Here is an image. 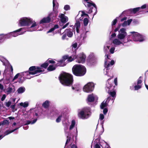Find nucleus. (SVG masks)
<instances>
[{"mask_svg":"<svg viewBox=\"0 0 148 148\" xmlns=\"http://www.w3.org/2000/svg\"><path fill=\"white\" fill-rule=\"evenodd\" d=\"M59 79L62 84L66 86L72 85L73 81V75L67 73H64L60 74L59 77Z\"/></svg>","mask_w":148,"mask_h":148,"instance_id":"f257e3e1","label":"nucleus"},{"mask_svg":"<svg viewBox=\"0 0 148 148\" xmlns=\"http://www.w3.org/2000/svg\"><path fill=\"white\" fill-rule=\"evenodd\" d=\"M72 71L75 76L82 77L84 75L86 72L85 67L81 64H75L73 67Z\"/></svg>","mask_w":148,"mask_h":148,"instance_id":"f03ea898","label":"nucleus"},{"mask_svg":"<svg viewBox=\"0 0 148 148\" xmlns=\"http://www.w3.org/2000/svg\"><path fill=\"white\" fill-rule=\"evenodd\" d=\"M21 26H29L32 24L30 28L34 27L37 25L36 22L33 21L32 19L27 17H23L19 21Z\"/></svg>","mask_w":148,"mask_h":148,"instance_id":"7ed1b4c3","label":"nucleus"},{"mask_svg":"<svg viewBox=\"0 0 148 148\" xmlns=\"http://www.w3.org/2000/svg\"><path fill=\"white\" fill-rule=\"evenodd\" d=\"M91 113L90 109L89 107H84L78 112V116L80 118L84 119L86 118L87 116H88Z\"/></svg>","mask_w":148,"mask_h":148,"instance_id":"20e7f679","label":"nucleus"},{"mask_svg":"<svg viewBox=\"0 0 148 148\" xmlns=\"http://www.w3.org/2000/svg\"><path fill=\"white\" fill-rule=\"evenodd\" d=\"M57 15L56 12H53L50 13L47 17L43 18L40 21V24H44L45 23H50L51 21V17L52 19H54L56 18Z\"/></svg>","mask_w":148,"mask_h":148,"instance_id":"39448f33","label":"nucleus"},{"mask_svg":"<svg viewBox=\"0 0 148 148\" xmlns=\"http://www.w3.org/2000/svg\"><path fill=\"white\" fill-rule=\"evenodd\" d=\"M86 2V3H84V5L87 8H88V11L86 12L87 13H91L92 12V9H93V7L94 8V9L95 11V13H94V15L96 13L97 11V8L95 4L93 2H88L89 0H85Z\"/></svg>","mask_w":148,"mask_h":148,"instance_id":"423d86ee","label":"nucleus"},{"mask_svg":"<svg viewBox=\"0 0 148 148\" xmlns=\"http://www.w3.org/2000/svg\"><path fill=\"white\" fill-rule=\"evenodd\" d=\"M49 65V63H47V62L46 61L44 63L41 64L40 66V67L38 66L37 67V70L35 71L30 72L29 73V74H32V75H35L38 73H40L42 72H44V70H42V68L45 69H46Z\"/></svg>","mask_w":148,"mask_h":148,"instance_id":"0eeeda50","label":"nucleus"},{"mask_svg":"<svg viewBox=\"0 0 148 148\" xmlns=\"http://www.w3.org/2000/svg\"><path fill=\"white\" fill-rule=\"evenodd\" d=\"M94 87L93 83L89 82L84 86L83 90L84 92H91L93 91Z\"/></svg>","mask_w":148,"mask_h":148,"instance_id":"6e6552de","label":"nucleus"},{"mask_svg":"<svg viewBox=\"0 0 148 148\" xmlns=\"http://www.w3.org/2000/svg\"><path fill=\"white\" fill-rule=\"evenodd\" d=\"M75 55L77 60L76 61L79 63H83L85 61L86 57V56L83 53H80L77 55H76V53H75Z\"/></svg>","mask_w":148,"mask_h":148,"instance_id":"1a4fd4ad","label":"nucleus"},{"mask_svg":"<svg viewBox=\"0 0 148 148\" xmlns=\"http://www.w3.org/2000/svg\"><path fill=\"white\" fill-rule=\"evenodd\" d=\"M130 33L133 34L130 35L132 36V38L134 41L140 42L143 40L140 39L141 36L138 33L134 32H131Z\"/></svg>","mask_w":148,"mask_h":148,"instance_id":"9d476101","label":"nucleus"},{"mask_svg":"<svg viewBox=\"0 0 148 148\" xmlns=\"http://www.w3.org/2000/svg\"><path fill=\"white\" fill-rule=\"evenodd\" d=\"M111 78L108 79L107 82L106 84V90L108 92L110 91L113 90L115 88L114 86H113L112 84L109 82V81L111 79Z\"/></svg>","mask_w":148,"mask_h":148,"instance_id":"9b49d317","label":"nucleus"},{"mask_svg":"<svg viewBox=\"0 0 148 148\" xmlns=\"http://www.w3.org/2000/svg\"><path fill=\"white\" fill-rule=\"evenodd\" d=\"M147 7V5L145 4L142 5L141 7H137L130 9L129 10L130 12H132L134 14H136L137 12L139 11V10L141 9L145 8Z\"/></svg>","mask_w":148,"mask_h":148,"instance_id":"f8f14e48","label":"nucleus"},{"mask_svg":"<svg viewBox=\"0 0 148 148\" xmlns=\"http://www.w3.org/2000/svg\"><path fill=\"white\" fill-rule=\"evenodd\" d=\"M95 61L94 58H88L87 60V64L89 66H91L95 64Z\"/></svg>","mask_w":148,"mask_h":148,"instance_id":"ddd939ff","label":"nucleus"},{"mask_svg":"<svg viewBox=\"0 0 148 148\" xmlns=\"http://www.w3.org/2000/svg\"><path fill=\"white\" fill-rule=\"evenodd\" d=\"M23 29H24L25 30H26L25 28H20L15 31H14L12 32H11L10 34V36L9 37H11L12 36L13 37L16 36L18 35V34L17 33V32L21 31Z\"/></svg>","mask_w":148,"mask_h":148,"instance_id":"4468645a","label":"nucleus"},{"mask_svg":"<svg viewBox=\"0 0 148 148\" xmlns=\"http://www.w3.org/2000/svg\"><path fill=\"white\" fill-rule=\"evenodd\" d=\"M108 93L112 97V103H113L114 101V100L116 97V92L114 91V89L113 90L110 91L108 92Z\"/></svg>","mask_w":148,"mask_h":148,"instance_id":"2eb2a0df","label":"nucleus"},{"mask_svg":"<svg viewBox=\"0 0 148 148\" xmlns=\"http://www.w3.org/2000/svg\"><path fill=\"white\" fill-rule=\"evenodd\" d=\"M64 32L68 37L71 38L73 36V29L69 28L65 30Z\"/></svg>","mask_w":148,"mask_h":148,"instance_id":"dca6fc26","label":"nucleus"},{"mask_svg":"<svg viewBox=\"0 0 148 148\" xmlns=\"http://www.w3.org/2000/svg\"><path fill=\"white\" fill-rule=\"evenodd\" d=\"M37 67L35 66H32L29 68V71H27L25 72L27 73V75H29V73L30 72L35 71L37 70Z\"/></svg>","mask_w":148,"mask_h":148,"instance_id":"f3484780","label":"nucleus"},{"mask_svg":"<svg viewBox=\"0 0 148 148\" xmlns=\"http://www.w3.org/2000/svg\"><path fill=\"white\" fill-rule=\"evenodd\" d=\"M64 56H67V59L68 62H71L73 60H74L76 59L75 55H73L72 56H69L68 55H65Z\"/></svg>","mask_w":148,"mask_h":148,"instance_id":"a211bd4d","label":"nucleus"},{"mask_svg":"<svg viewBox=\"0 0 148 148\" xmlns=\"http://www.w3.org/2000/svg\"><path fill=\"white\" fill-rule=\"evenodd\" d=\"M50 105V102L49 101L46 100L42 104V106L45 109L49 108Z\"/></svg>","mask_w":148,"mask_h":148,"instance_id":"6ab92c4d","label":"nucleus"},{"mask_svg":"<svg viewBox=\"0 0 148 148\" xmlns=\"http://www.w3.org/2000/svg\"><path fill=\"white\" fill-rule=\"evenodd\" d=\"M95 97L93 94L89 95L87 97V100L89 102H92L95 100Z\"/></svg>","mask_w":148,"mask_h":148,"instance_id":"aec40b11","label":"nucleus"},{"mask_svg":"<svg viewBox=\"0 0 148 148\" xmlns=\"http://www.w3.org/2000/svg\"><path fill=\"white\" fill-rule=\"evenodd\" d=\"M68 21V17L66 16H65L64 18H62V19H61V21L62 23V25H61V24H60V26H62V25H63V24L65 23H66Z\"/></svg>","mask_w":148,"mask_h":148,"instance_id":"412c9836","label":"nucleus"},{"mask_svg":"<svg viewBox=\"0 0 148 148\" xmlns=\"http://www.w3.org/2000/svg\"><path fill=\"white\" fill-rule=\"evenodd\" d=\"M113 43L116 45H119L121 44H123L122 42L116 38L115 39L113 40Z\"/></svg>","mask_w":148,"mask_h":148,"instance_id":"4be33fe9","label":"nucleus"},{"mask_svg":"<svg viewBox=\"0 0 148 148\" xmlns=\"http://www.w3.org/2000/svg\"><path fill=\"white\" fill-rule=\"evenodd\" d=\"M25 90V88L24 87H21L18 89L17 91L18 93H23Z\"/></svg>","mask_w":148,"mask_h":148,"instance_id":"5701e85b","label":"nucleus"},{"mask_svg":"<svg viewBox=\"0 0 148 148\" xmlns=\"http://www.w3.org/2000/svg\"><path fill=\"white\" fill-rule=\"evenodd\" d=\"M9 124V121L7 120H5L2 121L0 122V125H8Z\"/></svg>","mask_w":148,"mask_h":148,"instance_id":"b1692460","label":"nucleus"},{"mask_svg":"<svg viewBox=\"0 0 148 148\" xmlns=\"http://www.w3.org/2000/svg\"><path fill=\"white\" fill-rule=\"evenodd\" d=\"M67 56H63L62 57V59L58 61V62L59 63H60V64L64 62H65V61L67 59V58L68 57H67Z\"/></svg>","mask_w":148,"mask_h":148,"instance_id":"393cba45","label":"nucleus"},{"mask_svg":"<svg viewBox=\"0 0 148 148\" xmlns=\"http://www.w3.org/2000/svg\"><path fill=\"white\" fill-rule=\"evenodd\" d=\"M56 69L55 67L53 65L51 64L48 67L47 70L49 71H52Z\"/></svg>","mask_w":148,"mask_h":148,"instance_id":"a878e982","label":"nucleus"},{"mask_svg":"<svg viewBox=\"0 0 148 148\" xmlns=\"http://www.w3.org/2000/svg\"><path fill=\"white\" fill-rule=\"evenodd\" d=\"M126 35V34L120 33L118 35L117 37L119 39L122 40L123 39Z\"/></svg>","mask_w":148,"mask_h":148,"instance_id":"bb28decb","label":"nucleus"},{"mask_svg":"<svg viewBox=\"0 0 148 148\" xmlns=\"http://www.w3.org/2000/svg\"><path fill=\"white\" fill-rule=\"evenodd\" d=\"M75 124V121L74 120H73L71 122V125L69 129L70 130L72 129L74 127Z\"/></svg>","mask_w":148,"mask_h":148,"instance_id":"cd10ccee","label":"nucleus"},{"mask_svg":"<svg viewBox=\"0 0 148 148\" xmlns=\"http://www.w3.org/2000/svg\"><path fill=\"white\" fill-rule=\"evenodd\" d=\"M107 101H106L105 103H104L103 102H102L101 103V109H103L105 107H106L107 106Z\"/></svg>","mask_w":148,"mask_h":148,"instance_id":"c85d7f7f","label":"nucleus"},{"mask_svg":"<svg viewBox=\"0 0 148 148\" xmlns=\"http://www.w3.org/2000/svg\"><path fill=\"white\" fill-rule=\"evenodd\" d=\"M104 65L105 67L107 69H109V68L110 66V64L109 63H108V60L106 58L105 59Z\"/></svg>","mask_w":148,"mask_h":148,"instance_id":"c756f323","label":"nucleus"},{"mask_svg":"<svg viewBox=\"0 0 148 148\" xmlns=\"http://www.w3.org/2000/svg\"><path fill=\"white\" fill-rule=\"evenodd\" d=\"M12 88L9 87L7 88L6 90V92L7 95L10 94L12 91Z\"/></svg>","mask_w":148,"mask_h":148,"instance_id":"7c9ffc66","label":"nucleus"},{"mask_svg":"<svg viewBox=\"0 0 148 148\" xmlns=\"http://www.w3.org/2000/svg\"><path fill=\"white\" fill-rule=\"evenodd\" d=\"M88 20L87 18H85L84 19V26H87L88 23Z\"/></svg>","mask_w":148,"mask_h":148,"instance_id":"2f4dec72","label":"nucleus"},{"mask_svg":"<svg viewBox=\"0 0 148 148\" xmlns=\"http://www.w3.org/2000/svg\"><path fill=\"white\" fill-rule=\"evenodd\" d=\"M125 30L126 29L124 28H123L121 29L120 30V31L121 32L120 33L127 35V33L125 32Z\"/></svg>","mask_w":148,"mask_h":148,"instance_id":"473e14b6","label":"nucleus"},{"mask_svg":"<svg viewBox=\"0 0 148 148\" xmlns=\"http://www.w3.org/2000/svg\"><path fill=\"white\" fill-rule=\"evenodd\" d=\"M76 28H80V23L79 21H77L75 23Z\"/></svg>","mask_w":148,"mask_h":148,"instance_id":"72a5a7b5","label":"nucleus"},{"mask_svg":"<svg viewBox=\"0 0 148 148\" xmlns=\"http://www.w3.org/2000/svg\"><path fill=\"white\" fill-rule=\"evenodd\" d=\"M20 105L21 106H22L24 108H25L28 106V103L25 102L24 103H23L21 102L20 103Z\"/></svg>","mask_w":148,"mask_h":148,"instance_id":"f704fd0d","label":"nucleus"},{"mask_svg":"<svg viewBox=\"0 0 148 148\" xmlns=\"http://www.w3.org/2000/svg\"><path fill=\"white\" fill-rule=\"evenodd\" d=\"M142 86L141 85L137 84L136 85H135L134 86V90H137L140 88H141Z\"/></svg>","mask_w":148,"mask_h":148,"instance_id":"c9c22d12","label":"nucleus"},{"mask_svg":"<svg viewBox=\"0 0 148 148\" xmlns=\"http://www.w3.org/2000/svg\"><path fill=\"white\" fill-rule=\"evenodd\" d=\"M62 117V114L59 115L57 118L56 119V121L57 123L60 122L61 121V118Z\"/></svg>","mask_w":148,"mask_h":148,"instance_id":"e433bc0d","label":"nucleus"},{"mask_svg":"<svg viewBox=\"0 0 148 148\" xmlns=\"http://www.w3.org/2000/svg\"><path fill=\"white\" fill-rule=\"evenodd\" d=\"M12 130L10 131L9 130H6L4 133V136H5L7 135H8V134L12 133Z\"/></svg>","mask_w":148,"mask_h":148,"instance_id":"4c0bfd02","label":"nucleus"},{"mask_svg":"<svg viewBox=\"0 0 148 148\" xmlns=\"http://www.w3.org/2000/svg\"><path fill=\"white\" fill-rule=\"evenodd\" d=\"M5 36V35L3 34H0V42H1L4 40Z\"/></svg>","mask_w":148,"mask_h":148,"instance_id":"58836bf2","label":"nucleus"},{"mask_svg":"<svg viewBox=\"0 0 148 148\" xmlns=\"http://www.w3.org/2000/svg\"><path fill=\"white\" fill-rule=\"evenodd\" d=\"M117 17L116 19H115L112 22V26L113 25H115L116 23L118 22V20L117 18Z\"/></svg>","mask_w":148,"mask_h":148,"instance_id":"ea45409f","label":"nucleus"},{"mask_svg":"<svg viewBox=\"0 0 148 148\" xmlns=\"http://www.w3.org/2000/svg\"><path fill=\"white\" fill-rule=\"evenodd\" d=\"M70 9V7L69 5H66L64 6V9L65 10L67 11Z\"/></svg>","mask_w":148,"mask_h":148,"instance_id":"a19ab883","label":"nucleus"},{"mask_svg":"<svg viewBox=\"0 0 148 148\" xmlns=\"http://www.w3.org/2000/svg\"><path fill=\"white\" fill-rule=\"evenodd\" d=\"M63 34L62 37V39L63 40H64L65 39L67 35V34H66V33H65V32L64 31L63 33Z\"/></svg>","mask_w":148,"mask_h":148,"instance_id":"79ce46f5","label":"nucleus"},{"mask_svg":"<svg viewBox=\"0 0 148 148\" xmlns=\"http://www.w3.org/2000/svg\"><path fill=\"white\" fill-rule=\"evenodd\" d=\"M67 139L66 140L65 145H67L71 139V137H69L68 136H67Z\"/></svg>","mask_w":148,"mask_h":148,"instance_id":"37998d69","label":"nucleus"},{"mask_svg":"<svg viewBox=\"0 0 148 148\" xmlns=\"http://www.w3.org/2000/svg\"><path fill=\"white\" fill-rule=\"evenodd\" d=\"M141 77H142L140 76L139 77V79H138V80L137 81V84L139 85V84H140L142 83V81L140 79Z\"/></svg>","mask_w":148,"mask_h":148,"instance_id":"c03bdc74","label":"nucleus"},{"mask_svg":"<svg viewBox=\"0 0 148 148\" xmlns=\"http://www.w3.org/2000/svg\"><path fill=\"white\" fill-rule=\"evenodd\" d=\"M11 104V102L10 101H9L8 102H6L5 106L7 107H9L10 106Z\"/></svg>","mask_w":148,"mask_h":148,"instance_id":"a18cd8bd","label":"nucleus"},{"mask_svg":"<svg viewBox=\"0 0 148 148\" xmlns=\"http://www.w3.org/2000/svg\"><path fill=\"white\" fill-rule=\"evenodd\" d=\"M69 23L68 22L66 24L62 26V28H61V29H64L66 27H67L68 26V25H69Z\"/></svg>","mask_w":148,"mask_h":148,"instance_id":"49530a36","label":"nucleus"},{"mask_svg":"<svg viewBox=\"0 0 148 148\" xmlns=\"http://www.w3.org/2000/svg\"><path fill=\"white\" fill-rule=\"evenodd\" d=\"M47 63H51V64H54L55 63V62L53 60H49V59L47 60Z\"/></svg>","mask_w":148,"mask_h":148,"instance_id":"de8ad7c7","label":"nucleus"},{"mask_svg":"<svg viewBox=\"0 0 148 148\" xmlns=\"http://www.w3.org/2000/svg\"><path fill=\"white\" fill-rule=\"evenodd\" d=\"M19 73H18L14 77L12 81H13L14 80L17 79L19 76Z\"/></svg>","mask_w":148,"mask_h":148,"instance_id":"09e8293b","label":"nucleus"},{"mask_svg":"<svg viewBox=\"0 0 148 148\" xmlns=\"http://www.w3.org/2000/svg\"><path fill=\"white\" fill-rule=\"evenodd\" d=\"M104 118V115L101 114H100L99 119L101 120H103Z\"/></svg>","mask_w":148,"mask_h":148,"instance_id":"8fccbe9b","label":"nucleus"},{"mask_svg":"<svg viewBox=\"0 0 148 148\" xmlns=\"http://www.w3.org/2000/svg\"><path fill=\"white\" fill-rule=\"evenodd\" d=\"M94 148H101L99 145L98 143H96L94 146Z\"/></svg>","mask_w":148,"mask_h":148,"instance_id":"3c124183","label":"nucleus"},{"mask_svg":"<svg viewBox=\"0 0 148 148\" xmlns=\"http://www.w3.org/2000/svg\"><path fill=\"white\" fill-rule=\"evenodd\" d=\"M103 113L104 114H106L108 111V110L107 108H105L103 109Z\"/></svg>","mask_w":148,"mask_h":148,"instance_id":"603ef678","label":"nucleus"},{"mask_svg":"<svg viewBox=\"0 0 148 148\" xmlns=\"http://www.w3.org/2000/svg\"><path fill=\"white\" fill-rule=\"evenodd\" d=\"M127 25V21H125L122 24V26L123 27H124L126 26Z\"/></svg>","mask_w":148,"mask_h":148,"instance_id":"864d4df0","label":"nucleus"},{"mask_svg":"<svg viewBox=\"0 0 148 148\" xmlns=\"http://www.w3.org/2000/svg\"><path fill=\"white\" fill-rule=\"evenodd\" d=\"M24 81V79H22V78H20L19 79V80L18 81V82L19 83H22Z\"/></svg>","mask_w":148,"mask_h":148,"instance_id":"5fc2aeb1","label":"nucleus"},{"mask_svg":"<svg viewBox=\"0 0 148 148\" xmlns=\"http://www.w3.org/2000/svg\"><path fill=\"white\" fill-rule=\"evenodd\" d=\"M82 14L81 15L82 16H88V15L87 14H86L84 11H82Z\"/></svg>","mask_w":148,"mask_h":148,"instance_id":"6e6d98bb","label":"nucleus"},{"mask_svg":"<svg viewBox=\"0 0 148 148\" xmlns=\"http://www.w3.org/2000/svg\"><path fill=\"white\" fill-rule=\"evenodd\" d=\"M6 97V96L5 94L3 95L1 98V100L2 101H3L5 99Z\"/></svg>","mask_w":148,"mask_h":148,"instance_id":"4d7b16f0","label":"nucleus"},{"mask_svg":"<svg viewBox=\"0 0 148 148\" xmlns=\"http://www.w3.org/2000/svg\"><path fill=\"white\" fill-rule=\"evenodd\" d=\"M54 30V28H51L47 32V33L48 34L49 33H50L52 32Z\"/></svg>","mask_w":148,"mask_h":148,"instance_id":"13d9d810","label":"nucleus"},{"mask_svg":"<svg viewBox=\"0 0 148 148\" xmlns=\"http://www.w3.org/2000/svg\"><path fill=\"white\" fill-rule=\"evenodd\" d=\"M77 43L76 42L74 44H73L72 45V46H73V47L74 48H75L77 47Z\"/></svg>","mask_w":148,"mask_h":148,"instance_id":"bf43d9fd","label":"nucleus"},{"mask_svg":"<svg viewBox=\"0 0 148 148\" xmlns=\"http://www.w3.org/2000/svg\"><path fill=\"white\" fill-rule=\"evenodd\" d=\"M114 48H111L110 49V52L111 53H114Z\"/></svg>","mask_w":148,"mask_h":148,"instance_id":"052dcab7","label":"nucleus"},{"mask_svg":"<svg viewBox=\"0 0 148 148\" xmlns=\"http://www.w3.org/2000/svg\"><path fill=\"white\" fill-rule=\"evenodd\" d=\"M132 19H130L127 20V24L128 25H129L131 23V22H132Z\"/></svg>","mask_w":148,"mask_h":148,"instance_id":"680f3d73","label":"nucleus"},{"mask_svg":"<svg viewBox=\"0 0 148 148\" xmlns=\"http://www.w3.org/2000/svg\"><path fill=\"white\" fill-rule=\"evenodd\" d=\"M112 98H111L110 97H109L107 98V99L106 101H107V103H108L109 101H110V100H112Z\"/></svg>","mask_w":148,"mask_h":148,"instance_id":"e2e57ef3","label":"nucleus"},{"mask_svg":"<svg viewBox=\"0 0 148 148\" xmlns=\"http://www.w3.org/2000/svg\"><path fill=\"white\" fill-rule=\"evenodd\" d=\"M71 148H78L77 146L75 144H73L71 146Z\"/></svg>","mask_w":148,"mask_h":148,"instance_id":"0e129e2a","label":"nucleus"},{"mask_svg":"<svg viewBox=\"0 0 148 148\" xmlns=\"http://www.w3.org/2000/svg\"><path fill=\"white\" fill-rule=\"evenodd\" d=\"M37 119H34L32 122H31V124H33L34 123H36V121H37Z\"/></svg>","mask_w":148,"mask_h":148,"instance_id":"69168bd1","label":"nucleus"},{"mask_svg":"<svg viewBox=\"0 0 148 148\" xmlns=\"http://www.w3.org/2000/svg\"><path fill=\"white\" fill-rule=\"evenodd\" d=\"M58 27L59 26L58 25H55L53 28H54V29L55 30L56 29L58 28Z\"/></svg>","mask_w":148,"mask_h":148,"instance_id":"338daca9","label":"nucleus"},{"mask_svg":"<svg viewBox=\"0 0 148 148\" xmlns=\"http://www.w3.org/2000/svg\"><path fill=\"white\" fill-rule=\"evenodd\" d=\"M30 123L31 124V121H30L28 120L26 121V123H25V125H28Z\"/></svg>","mask_w":148,"mask_h":148,"instance_id":"774afa93","label":"nucleus"}]
</instances>
